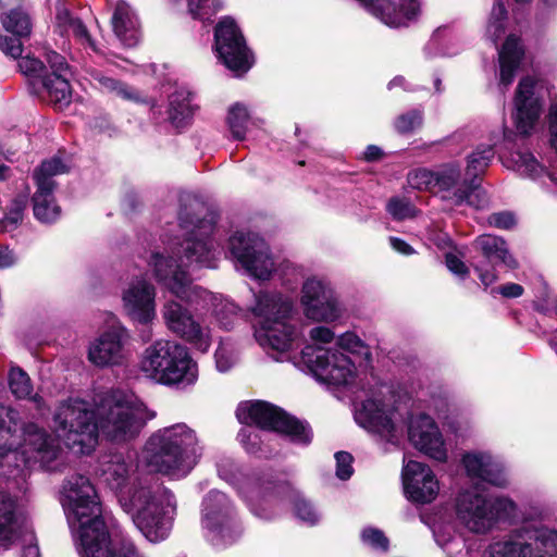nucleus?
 <instances>
[{
  "label": "nucleus",
  "mask_w": 557,
  "mask_h": 557,
  "mask_svg": "<svg viewBox=\"0 0 557 557\" xmlns=\"http://www.w3.org/2000/svg\"><path fill=\"white\" fill-rule=\"evenodd\" d=\"M508 22L507 10L502 0H494L486 24V37L497 42L506 32Z\"/></svg>",
  "instance_id": "37"
},
{
  "label": "nucleus",
  "mask_w": 557,
  "mask_h": 557,
  "mask_svg": "<svg viewBox=\"0 0 557 557\" xmlns=\"http://www.w3.org/2000/svg\"><path fill=\"white\" fill-rule=\"evenodd\" d=\"M139 369L146 377L168 386L186 387L198 379L197 363L187 348L173 341L160 339L148 346Z\"/></svg>",
  "instance_id": "9"
},
{
  "label": "nucleus",
  "mask_w": 557,
  "mask_h": 557,
  "mask_svg": "<svg viewBox=\"0 0 557 557\" xmlns=\"http://www.w3.org/2000/svg\"><path fill=\"white\" fill-rule=\"evenodd\" d=\"M9 386L17 398H27L33 392L30 379L21 368H12L10 370Z\"/></svg>",
  "instance_id": "45"
},
{
  "label": "nucleus",
  "mask_w": 557,
  "mask_h": 557,
  "mask_svg": "<svg viewBox=\"0 0 557 557\" xmlns=\"http://www.w3.org/2000/svg\"><path fill=\"white\" fill-rule=\"evenodd\" d=\"M201 524L207 536L215 546L235 543L242 535V529L235 520L231 502L224 493L212 491L202 503Z\"/></svg>",
  "instance_id": "13"
},
{
  "label": "nucleus",
  "mask_w": 557,
  "mask_h": 557,
  "mask_svg": "<svg viewBox=\"0 0 557 557\" xmlns=\"http://www.w3.org/2000/svg\"><path fill=\"white\" fill-rule=\"evenodd\" d=\"M214 39L218 58L230 71L242 75L252 66V54L233 20L224 18L216 25Z\"/></svg>",
  "instance_id": "16"
},
{
  "label": "nucleus",
  "mask_w": 557,
  "mask_h": 557,
  "mask_svg": "<svg viewBox=\"0 0 557 557\" xmlns=\"http://www.w3.org/2000/svg\"><path fill=\"white\" fill-rule=\"evenodd\" d=\"M295 515L304 522L312 525L318 522L319 515L305 499L297 498L294 504Z\"/></svg>",
  "instance_id": "53"
},
{
  "label": "nucleus",
  "mask_w": 557,
  "mask_h": 557,
  "mask_svg": "<svg viewBox=\"0 0 557 557\" xmlns=\"http://www.w3.org/2000/svg\"><path fill=\"white\" fill-rule=\"evenodd\" d=\"M300 362L319 381L336 386L352 385L358 376L355 363L338 349L306 345L300 352Z\"/></svg>",
  "instance_id": "12"
},
{
  "label": "nucleus",
  "mask_w": 557,
  "mask_h": 557,
  "mask_svg": "<svg viewBox=\"0 0 557 557\" xmlns=\"http://www.w3.org/2000/svg\"><path fill=\"white\" fill-rule=\"evenodd\" d=\"M362 542L372 549L386 552L388 549V539L384 533L375 528H366L361 532Z\"/></svg>",
  "instance_id": "50"
},
{
  "label": "nucleus",
  "mask_w": 557,
  "mask_h": 557,
  "mask_svg": "<svg viewBox=\"0 0 557 557\" xmlns=\"http://www.w3.org/2000/svg\"><path fill=\"white\" fill-rule=\"evenodd\" d=\"M294 304L289 297L277 292H260L251 308L259 318L255 330L258 344L276 361L290 360V352L298 347L299 334L289 319Z\"/></svg>",
  "instance_id": "7"
},
{
  "label": "nucleus",
  "mask_w": 557,
  "mask_h": 557,
  "mask_svg": "<svg viewBox=\"0 0 557 557\" xmlns=\"http://www.w3.org/2000/svg\"><path fill=\"white\" fill-rule=\"evenodd\" d=\"M94 79L98 83L102 90L113 92L122 99L135 101L139 99L133 88L119 81H115L114 78L104 76L100 73H96L94 75Z\"/></svg>",
  "instance_id": "43"
},
{
  "label": "nucleus",
  "mask_w": 557,
  "mask_h": 557,
  "mask_svg": "<svg viewBox=\"0 0 557 557\" xmlns=\"http://www.w3.org/2000/svg\"><path fill=\"white\" fill-rule=\"evenodd\" d=\"M112 27L115 36L126 47H134L140 38L138 18L128 3L119 1L113 16Z\"/></svg>",
  "instance_id": "31"
},
{
  "label": "nucleus",
  "mask_w": 557,
  "mask_h": 557,
  "mask_svg": "<svg viewBox=\"0 0 557 557\" xmlns=\"http://www.w3.org/2000/svg\"><path fill=\"white\" fill-rule=\"evenodd\" d=\"M337 346L350 354L359 355L364 358L367 364L371 361V351L369 347L352 332H346L338 336Z\"/></svg>",
  "instance_id": "44"
},
{
  "label": "nucleus",
  "mask_w": 557,
  "mask_h": 557,
  "mask_svg": "<svg viewBox=\"0 0 557 557\" xmlns=\"http://www.w3.org/2000/svg\"><path fill=\"white\" fill-rule=\"evenodd\" d=\"M156 413L134 394L112 389L99 396L95 410L82 399L62 403L54 413V432L76 454H89L98 434L114 443H128L139 436Z\"/></svg>",
  "instance_id": "2"
},
{
  "label": "nucleus",
  "mask_w": 557,
  "mask_h": 557,
  "mask_svg": "<svg viewBox=\"0 0 557 557\" xmlns=\"http://www.w3.org/2000/svg\"><path fill=\"white\" fill-rule=\"evenodd\" d=\"M236 417L240 423L247 425L239 431L237 437L249 454H257L262 450L260 431L252 430L251 425L283 433L298 444H308L312 437L311 430L307 424L267 401L249 400L240 403L236 409Z\"/></svg>",
  "instance_id": "8"
},
{
  "label": "nucleus",
  "mask_w": 557,
  "mask_h": 557,
  "mask_svg": "<svg viewBox=\"0 0 557 557\" xmlns=\"http://www.w3.org/2000/svg\"><path fill=\"white\" fill-rule=\"evenodd\" d=\"M445 262L448 270L451 273L460 276L461 278L466 277L469 274L468 267L457 256L453 253H447L445 257Z\"/></svg>",
  "instance_id": "59"
},
{
  "label": "nucleus",
  "mask_w": 557,
  "mask_h": 557,
  "mask_svg": "<svg viewBox=\"0 0 557 557\" xmlns=\"http://www.w3.org/2000/svg\"><path fill=\"white\" fill-rule=\"evenodd\" d=\"M22 0H0V8L8 9L0 16L3 28L12 36L0 35V50L13 59L21 57L23 52L22 40L28 38L32 33V22L26 12L21 8Z\"/></svg>",
  "instance_id": "21"
},
{
  "label": "nucleus",
  "mask_w": 557,
  "mask_h": 557,
  "mask_svg": "<svg viewBox=\"0 0 557 557\" xmlns=\"http://www.w3.org/2000/svg\"><path fill=\"white\" fill-rule=\"evenodd\" d=\"M355 419L359 425L387 441L396 440L401 433L397 412L383 401L381 394H373L364 399L357 407Z\"/></svg>",
  "instance_id": "20"
},
{
  "label": "nucleus",
  "mask_w": 557,
  "mask_h": 557,
  "mask_svg": "<svg viewBox=\"0 0 557 557\" xmlns=\"http://www.w3.org/2000/svg\"><path fill=\"white\" fill-rule=\"evenodd\" d=\"M540 81L527 76L519 82L515 97L516 112L513 119L521 134H529L535 126L541 112Z\"/></svg>",
  "instance_id": "24"
},
{
  "label": "nucleus",
  "mask_w": 557,
  "mask_h": 557,
  "mask_svg": "<svg viewBox=\"0 0 557 557\" xmlns=\"http://www.w3.org/2000/svg\"><path fill=\"white\" fill-rule=\"evenodd\" d=\"M515 503L506 497H491L478 491H462L456 500L459 521L473 533L488 532L498 520L515 513Z\"/></svg>",
  "instance_id": "10"
},
{
  "label": "nucleus",
  "mask_w": 557,
  "mask_h": 557,
  "mask_svg": "<svg viewBox=\"0 0 557 557\" xmlns=\"http://www.w3.org/2000/svg\"><path fill=\"white\" fill-rule=\"evenodd\" d=\"M494 145H480L478 148L468 157L467 175L472 176L473 180L490 165L494 158Z\"/></svg>",
  "instance_id": "39"
},
{
  "label": "nucleus",
  "mask_w": 557,
  "mask_h": 557,
  "mask_svg": "<svg viewBox=\"0 0 557 557\" xmlns=\"http://www.w3.org/2000/svg\"><path fill=\"white\" fill-rule=\"evenodd\" d=\"M389 243L393 249H395L399 253L406 256L413 253L412 247L398 237H389Z\"/></svg>",
  "instance_id": "62"
},
{
  "label": "nucleus",
  "mask_w": 557,
  "mask_h": 557,
  "mask_svg": "<svg viewBox=\"0 0 557 557\" xmlns=\"http://www.w3.org/2000/svg\"><path fill=\"white\" fill-rule=\"evenodd\" d=\"M190 94L187 91H177L170 98V117L176 123L181 124L193 115V108L190 103Z\"/></svg>",
  "instance_id": "41"
},
{
  "label": "nucleus",
  "mask_w": 557,
  "mask_h": 557,
  "mask_svg": "<svg viewBox=\"0 0 557 557\" xmlns=\"http://www.w3.org/2000/svg\"><path fill=\"white\" fill-rule=\"evenodd\" d=\"M199 450L195 431L185 423H177L153 432L139 460L150 471L180 478L197 463Z\"/></svg>",
  "instance_id": "6"
},
{
  "label": "nucleus",
  "mask_w": 557,
  "mask_h": 557,
  "mask_svg": "<svg viewBox=\"0 0 557 557\" xmlns=\"http://www.w3.org/2000/svg\"><path fill=\"white\" fill-rule=\"evenodd\" d=\"M422 113L418 110H412L399 115L395 120L394 126L399 134H409L422 125Z\"/></svg>",
  "instance_id": "49"
},
{
  "label": "nucleus",
  "mask_w": 557,
  "mask_h": 557,
  "mask_svg": "<svg viewBox=\"0 0 557 557\" xmlns=\"http://www.w3.org/2000/svg\"><path fill=\"white\" fill-rule=\"evenodd\" d=\"M180 228L184 240L178 243L174 260L168 252L151 251L147 258L156 278L178 299L188 305L212 306V314L219 326L228 331L240 318V309L233 301L215 296L202 287L193 284L186 268H215L218 260L216 244L212 238L215 216L203 202L188 196L182 200L178 213Z\"/></svg>",
  "instance_id": "1"
},
{
  "label": "nucleus",
  "mask_w": 557,
  "mask_h": 557,
  "mask_svg": "<svg viewBox=\"0 0 557 557\" xmlns=\"http://www.w3.org/2000/svg\"><path fill=\"white\" fill-rule=\"evenodd\" d=\"M435 191L443 200L451 206L468 205L482 208L487 199L484 190L475 180H461V169L456 163H449L435 171Z\"/></svg>",
  "instance_id": "14"
},
{
  "label": "nucleus",
  "mask_w": 557,
  "mask_h": 557,
  "mask_svg": "<svg viewBox=\"0 0 557 557\" xmlns=\"http://www.w3.org/2000/svg\"><path fill=\"white\" fill-rule=\"evenodd\" d=\"M433 534L438 546L449 553L453 548L460 549L462 546V543L456 536L455 527L450 522L436 523L433 528Z\"/></svg>",
  "instance_id": "42"
},
{
  "label": "nucleus",
  "mask_w": 557,
  "mask_h": 557,
  "mask_svg": "<svg viewBox=\"0 0 557 557\" xmlns=\"http://www.w3.org/2000/svg\"><path fill=\"white\" fill-rule=\"evenodd\" d=\"M20 71L27 75L34 77H41L44 72V63L34 57L26 55L18 61Z\"/></svg>",
  "instance_id": "54"
},
{
  "label": "nucleus",
  "mask_w": 557,
  "mask_h": 557,
  "mask_svg": "<svg viewBox=\"0 0 557 557\" xmlns=\"http://www.w3.org/2000/svg\"><path fill=\"white\" fill-rule=\"evenodd\" d=\"M523 53L524 50L520 39L509 35L503 47L498 50L500 86L506 88L513 82L515 72L520 64Z\"/></svg>",
  "instance_id": "32"
},
{
  "label": "nucleus",
  "mask_w": 557,
  "mask_h": 557,
  "mask_svg": "<svg viewBox=\"0 0 557 557\" xmlns=\"http://www.w3.org/2000/svg\"><path fill=\"white\" fill-rule=\"evenodd\" d=\"M22 220L23 215H21L18 212H14L9 209L5 216L0 222L1 228L4 232L13 231L22 222Z\"/></svg>",
  "instance_id": "60"
},
{
  "label": "nucleus",
  "mask_w": 557,
  "mask_h": 557,
  "mask_svg": "<svg viewBox=\"0 0 557 557\" xmlns=\"http://www.w3.org/2000/svg\"><path fill=\"white\" fill-rule=\"evenodd\" d=\"M387 211L396 220H405L416 214L414 207L400 198H392L387 203Z\"/></svg>",
  "instance_id": "52"
},
{
  "label": "nucleus",
  "mask_w": 557,
  "mask_h": 557,
  "mask_svg": "<svg viewBox=\"0 0 557 557\" xmlns=\"http://www.w3.org/2000/svg\"><path fill=\"white\" fill-rule=\"evenodd\" d=\"M15 256L9 248L0 249V269L9 268L15 263Z\"/></svg>",
  "instance_id": "63"
},
{
  "label": "nucleus",
  "mask_w": 557,
  "mask_h": 557,
  "mask_svg": "<svg viewBox=\"0 0 557 557\" xmlns=\"http://www.w3.org/2000/svg\"><path fill=\"white\" fill-rule=\"evenodd\" d=\"M488 223L497 228L509 230L515 226L516 218L510 212H496L488 216Z\"/></svg>",
  "instance_id": "57"
},
{
  "label": "nucleus",
  "mask_w": 557,
  "mask_h": 557,
  "mask_svg": "<svg viewBox=\"0 0 557 557\" xmlns=\"http://www.w3.org/2000/svg\"><path fill=\"white\" fill-rule=\"evenodd\" d=\"M86 557H143L135 548L132 542L122 540L119 547L112 549H96L90 546L87 548Z\"/></svg>",
  "instance_id": "46"
},
{
  "label": "nucleus",
  "mask_w": 557,
  "mask_h": 557,
  "mask_svg": "<svg viewBox=\"0 0 557 557\" xmlns=\"http://www.w3.org/2000/svg\"><path fill=\"white\" fill-rule=\"evenodd\" d=\"M483 557H557V531L544 525L524 527L491 543Z\"/></svg>",
  "instance_id": "11"
},
{
  "label": "nucleus",
  "mask_w": 557,
  "mask_h": 557,
  "mask_svg": "<svg viewBox=\"0 0 557 557\" xmlns=\"http://www.w3.org/2000/svg\"><path fill=\"white\" fill-rule=\"evenodd\" d=\"M228 249L234 259L256 278L265 280L274 270L268 245L255 233H234L228 239Z\"/></svg>",
  "instance_id": "15"
},
{
  "label": "nucleus",
  "mask_w": 557,
  "mask_h": 557,
  "mask_svg": "<svg viewBox=\"0 0 557 557\" xmlns=\"http://www.w3.org/2000/svg\"><path fill=\"white\" fill-rule=\"evenodd\" d=\"M408 437L411 444L437 461L447 459V448L443 435L434 420L424 413L412 416L408 425Z\"/></svg>",
  "instance_id": "25"
},
{
  "label": "nucleus",
  "mask_w": 557,
  "mask_h": 557,
  "mask_svg": "<svg viewBox=\"0 0 557 557\" xmlns=\"http://www.w3.org/2000/svg\"><path fill=\"white\" fill-rule=\"evenodd\" d=\"M61 503L69 525L78 534L81 557H86L89 546L99 550L117 546L101 518L100 502L89 478L82 474L66 478Z\"/></svg>",
  "instance_id": "4"
},
{
  "label": "nucleus",
  "mask_w": 557,
  "mask_h": 557,
  "mask_svg": "<svg viewBox=\"0 0 557 557\" xmlns=\"http://www.w3.org/2000/svg\"><path fill=\"white\" fill-rule=\"evenodd\" d=\"M189 13L194 18L210 20L221 8L220 0H186Z\"/></svg>",
  "instance_id": "47"
},
{
  "label": "nucleus",
  "mask_w": 557,
  "mask_h": 557,
  "mask_svg": "<svg viewBox=\"0 0 557 557\" xmlns=\"http://www.w3.org/2000/svg\"><path fill=\"white\" fill-rule=\"evenodd\" d=\"M57 27L61 34L72 33L75 39L84 47L90 48L98 52L97 46L92 40L87 27L79 18L73 17L65 7H59L57 10Z\"/></svg>",
  "instance_id": "34"
},
{
  "label": "nucleus",
  "mask_w": 557,
  "mask_h": 557,
  "mask_svg": "<svg viewBox=\"0 0 557 557\" xmlns=\"http://www.w3.org/2000/svg\"><path fill=\"white\" fill-rule=\"evenodd\" d=\"M336 459V475L341 480H347L352 474V456L346 451H338L335 454Z\"/></svg>",
  "instance_id": "55"
},
{
  "label": "nucleus",
  "mask_w": 557,
  "mask_h": 557,
  "mask_svg": "<svg viewBox=\"0 0 557 557\" xmlns=\"http://www.w3.org/2000/svg\"><path fill=\"white\" fill-rule=\"evenodd\" d=\"M294 496V490L287 482L262 481L258 487L251 492L250 502L252 511L261 518L271 519L272 515L265 513L262 509H259V507L262 506V502H264V504L285 502L290 500Z\"/></svg>",
  "instance_id": "30"
},
{
  "label": "nucleus",
  "mask_w": 557,
  "mask_h": 557,
  "mask_svg": "<svg viewBox=\"0 0 557 557\" xmlns=\"http://www.w3.org/2000/svg\"><path fill=\"white\" fill-rule=\"evenodd\" d=\"M497 292L506 298H517L523 294V287L516 283H508L499 286Z\"/></svg>",
  "instance_id": "61"
},
{
  "label": "nucleus",
  "mask_w": 557,
  "mask_h": 557,
  "mask_svg": "<svg viewBox=\"0 0 557 557\" xmlns=\"http://www.w3.org/2000/svg\"><path fill=\"white\" fill-rule=\"evenodd\" d=\"M548 129L550 134V144L552 147L557 152V98H554L550 101L549 108H548Z\"/></svg>",
  "instance_id": "58"
},
{
  "label": "nucleus",
  "mask_w": 557,
  "mask_h": 557,
  "mask_svg": "<svg viewBox=\"0 0 557 557\" xmlns=\"http://www.w3.org/2000/svg\"><path fill=\"white\" fill-rule=\"evenodd\" d=\"M403 484L407 498L416 504L433 502L440 491L438 481L431 468L414 460L404 465Z\"/></svg>",
  "instance_id": "26"
},
{
  "label": "nucleus",
  "mask_w": 557,
  "mask_h": 557,
  "mask_svg": "<svg viewBox=\"0 0 557 557\" xmlns=\"http://www.w3.org/2000/svg\"><path fill=\"white\" fill-rule=\"evenodd\" d=\"M21 430L18 412L9 407H0V432L14 434ZM24 444L21 448L0 446V475L25 481L27 470L35 465L47 470H55L52 465L60 454L59 445L44 430L29 423L22 429Z\"/></svg>",
  "instance_id": "5"
},
{
  "label": "nucleus",
  "mask_w": 557,
  "mask_h": 557,
  "mask_svg": "<svg viewBox=\"0 0 557 557\" xmlns=\"http://www.w3.org/2000/svg\"><path fill=\"white\" fill-rule=\"evenodd\" d=\"M46 60L52 71L51 74L42 76V86L46 89L49 100L58 109H63L71 102L72 90L69 78L72 75L71 69L64 57L55 51L45 52Z\"/></svg>",
  "instance_id": "27"
},
{
  "label": "nucleus",
  "mask_w": 557,
  "mask_h": 557,
  "mask_svg": "<svg viewBox=\"0 0 557 557\" xmlns=\"http://www.w3.org/2000/svg\"><path fill=\"white\" fill-rule=\"evenodd\" d=\"M504 163L507 168H510L521 175L532 180H537L544 175H547L549 180L557 185V175L555 173L547 172L545 168L540 164L535 157L529 151H512Z\"/></svg>",
  "instance_id": "33"
},
{
  "label": "nucleus",
  "mask_w": 557,
  "mask_h": 557,
  "mask_svg": "<svg viewBox=\"0 0 557 557\" xmlns=\"http://www.w3.org/2000/svg\"><path fill=\"white\" fill-rule=\"evenodd\" d=\"M248 121L249 113L244 104L235 103L228 109L226 123L234 139H245Z\"/></svg>",
  "instance_id": "38"
},
{
  "label": "nucleus",
  "mask_w": 557,
  "mask_h": 557,
  "mask_svg": "<svg viewBox=\"0 0 557 557\" xmlns=\"http://www.w3.org/2000/svg\"><path fill=\"white\" fill-rule=\"evenodd\" d=\"M123 309L135 322L148 324L154 320L156 288L144 277L132 280L122 293Z\"/></svg>",
  "instance_id": "23"
},
{
  "label": "nucleus",
  "mask_w": 557,
  "mask_h": 557,
  "mask_svg": "<svg viewBox=\"0 0 557 557\" xmlns=\"http://www.w3.org/2000/svg\"><path fill=\"white\" fill-rule=\"evenodd\" d=\"M67 171L66 165L60 158L53 157L41 163L35 172L37 190L33 197L34 215L42 223H52L60 216V208L54 201L52 177Z\"/></svg>",
  "instance_id": "18"
},
{
  "label": "nucleus",
  "mask_w": 557,
  "mask_h": 557,
  "mask_svg": "<svg viewBox=\"0 0 557 557\" xmlns=\"http://www.w3.org/2000/svg\"><path fill=\"white\" fill-rule=\"evenodd\" d=\"M215 368L219 372H228L238 361V350L236 345L230 339L224 338L219 343L214 352Z\"/></svg>",
  "instance_id": "40"
},
{
  "label": "nucleus",
  "mask_w": 557,
  "mask_h": 557,
  "mask_svg": "<svg viewBox=\"0 0 557 557\" xmlns=\"http://www.w3.org/2000/svg\"><path fill=\"white\" fill-rule=\"evenodd\" d=\"M15 500L5 493H0V547H11L29 522L17 517Z\"/></svg>",
  "instance_id": "29"
},
{
  "label": "nucleus",
  "mask_w": 557,
  "mask_h": 557,
  "mask_svg": "<svg viewBox=\"0 0 557 557\" xmlns=\"http://www.w3.org/2000/svg\"><path fill=\"white\" fill-rule=\"evenodd\" d=\"M335 295L336 294L327 280L320 276H311L302 284L300 302L302 309H306L308 306H311L321 299H327Z\"/></svg>",
  "instance_id": "36"
},
{
  "label": "nucleus",
  "mask_w": 557,
  "mask_h": 557,
  "mask_svg": "<svg viewBox=\"0 0 557 557\" xmlns=\"http://www.w3.org/2000/svg\"><path fill=\"white\" fill-rule=\"evenodd\" d=\"M309 338L312 341L311 345L323 347L335 339V334L330 327L314 326L309 331Z\"/></svg>",
  "instance_id": "56"
},
{
  "label": "nucleus",
  "mask_w": 557,
  "mask_h": 557,
  "mask_svg": "<svg viewBox=\"0 0 557 557\" xmlns=\"http://www.w3.org/2000/svg\"><path fill=\"white\" fill-rule=\"evenodd\" d=\"M128 339L127 329L114 322L89 343L88 360L99 368L122 366L127 360Z\"/></svg>",
  "instance_id": "19"
},
{
  "label": "nucleus",
  "mask_w": 557,
  "mask_h": 557,
  "mask_svg": "<svg viewBox=\"0 0 557 557\" xmlns=\"http://www.w3.org/2000/svg\"><path fill=\"white\" fill-rule=\"evenodd\" d=\"M435 172L426 169H417L409 172L407 181L410 187L419 190L435 191Z\"/></svg>",
  "instance_id": "48"
},
{
  "label": "nucleus",
  "mask_w": 557,
  "mask_h": 557,
  "mask_svg": "<svg viewBox=\"0 0 557 557\" xmlns=\"http://www.w3.org/2000/svg\"><path fill=\"white\" fill-rule=\"evenodd\" d=\"M17 541L22 543V557H40L37 539L30 523L26 525Z\"/></svg>",
  "instance_id": "51"
},
{
  "label": "nucleus",
  "mask_w": 557,
  "mask_h": 557,
  "mask_svg": "<svg viewBox=\"0 0 557 557\" xmlns=\"http://www.w3.org/2000/svg\"><path fill=\"white\" fill-rule=\"evenodd\" d=\"M99 473L115 493L121 508L131 516L136 528L152 543L165 540L176 510L174 495L161 485H147L134 479L135 466L122 454L103 456Z\"/></svg>",
  "instance_id": "3"
},
{
  "label": "nucleus",
  "mask_w": 557,
  "mask_h": 557,
  "mask_svg": "<svg viewBox=\"0 0 557 557\" xmlns=\"http://www.w3.org/2000/svg\"><path fill=\"white\" fill-rule=\"evenodd\" d=\"M345 313V308L335 295L321 299L304 309V314L315 322L333 323L338 321Z\"/></svg>",
  "instance_id": "35"
},
{
  "label": "nucleus",
  "mask_w": 557,
  "mask_h": 557,
  "mask_svg": "<svg viewBox=\"0 0 557 557\" xmlns=\"http://www.w3.org/2000/svg\"><path fill=\"white\" fill-rule=\"evenodd\" d=\"M162 315L168 329L176 336L200 352L209 350L212 343L210 329L202 326L182 304L168 300L163 306Z\"/></svg>",
  "instance_id": "17"
},
{
  "label": "nucleus",
  "mask_w": 557,
  "mask_h": 557,
  "mask_svg": "<svg viewBox=\"0 0 557 557\" xmlns=\"http://www.w3.org/2000/svg\"><path fill=\"white\" fill-rule=\"evenodd\" d=\"M27 196L26 195H18L16 196L10 206V210L14 212H18L21 215H23L24 210L27 206Z\"/></svg>",
  "instance_id": "64"
},
{
  "label": "nucleus",
  "mask_w": 557,
  "mask_h": 557,
  "mask_svg": "<svg viewBox=\"0 0 557 557\" xmlns=\"http://www.w3.org/2000/svg\"><path fill=\"white\" fill-rule=\"evenodd\" d=\"M474 247L482 252L483 261L474 262L473 268L484 286H490L497 280V274L490 263L500 262L509 269H516L518 263L509 253L506 243L503 238L491 234L479 236L474 240Z\"/></svg>",
  "instance_id": "22"
},
{
  "label": "nucleus",
  "mask_w": 557,
  "mask_h": 557,
  "mask_svg": "<svg viewBox=\"0 0 557 557\" xmlns=\"http://www.w3.org/2000/svg\"><path fill=\"white\" fill-rule=\"evenodd\" d=\"M462 462L468 475L472 479L496 486H504L507 482L503 463L490 453L473 451L466 454Z\"/></svg>",
  "instance_id": "28"
}]
</instances>
